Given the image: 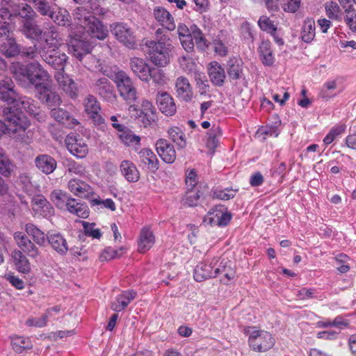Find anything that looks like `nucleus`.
<instances>
[{"instance_id":"obj_36","label":"nucleus","mask_w":356,"mask_h":356,"mask_svg":"<svg viewBox=\"0 0 356 356\" xmlns=\"http://www.w3.org/2000/svg\"><path fill=\"white\" fill-rule=\"evenodd\" d=\"M209 76L211 81L217 86H222L225 79L224 68L216 61L209 63Z\"/></svg>"},{"instance_id":"obj_62","label":"nucleus","mask_w":356,"mask_h":356,"mask_svg":"<svg viewBox=\"0 0 356 356\" xmlns=\"http://www.w3.org/2000/svg\"><path fill=\"white\" fill-rule=\"evenodd\" d=\"M67 170L71 173L74 174L81 177L85 175L86 171L83 165L76 163L73 160H68L65 163Z\"/></svg>"},{"instance_id":"obj_26","label":"nucleus","mask_w":356,"mask_h":356,"mask_svg":"<svg viewBox=\"0 0 356 356\" xmlns=\"http://www.w3.org/2000/svg\"><path fill=\"white\" fill-rule=\"evenodd\" d=\"M156 149L161 159L167 163H172L176 159V152L172 144L165 139H159L156 144Z\"/></svg>"},{"instance_id":"obj_39","label":"nucleus","mask_w":356,"mask_h":356,"mask_svg":"<svg viewBox=\"0 0 356 356\" xmlns=\"http://www.w3.org/2000/svg\"><path fill=\"white\" fill-rule=\"evenodd\" d=\"M40 39L43 40L45 42L46 45L44 47H46L47 49L58 47L60 40L56 28L53 25H51L47 31H42V38Z\"/></svg>"},{"instance_id":"obj_47","label":"nucleus","mask_w":356,"mask_h":356,"mask_svg":"<svg viewBox=\"0 0 356 356\" xmlns=\"http://www.w3.org/2000/svg\"><path fill=\"white\" fill-rule=\"evenodd\" d=\"M337 88V83L335 80H329L323 83L319 93L318 97L323 100H329L337 95L334 90Z\"/></svg>"},{"instance_id":"obj_35","label":"nucleus","mask_w":356,"mask_h":356,"mask_svg":"<svg viewBox=\"0 0 356 356\" xmlns=\"http://www.w3.org/2000/svg\"><path fill=\"white\" fill-rule=\"evenodd\" d=\"M47 238L52 248L58 253L64 255L67 252L69 248L67 241L60 233H48Z\"/></svg>"},{"instance_id":"obj_21","label":"nucleus","mask_w":356,"mask_h":356,"mask_svg":"<svg viewBox=\"0 0 356 356\" xmlns=\"http://www.w3.org/2000/svg\"><path fill=\"white\" fill-rule=\"evenodd\" d=\"M153 15L156 22L163 29L172 31L176 29L175 20L172 15L162 6L153 9Z\"/></svg>"},{"instance_id":"obj_14","label":"nucleus","mask_w":356,"mask_h":356,"mask_svg":"<svg viewBox=\"0 0 356 356\" xmlns=\"http://www.w3.org/2000/svg\"><path fill=\"white\" fill-rule=\"evenodd\" d=\"M10 24L8 31L0 29V51L8 58L14 57L19 53V45L14 37L10 35Z\"/></svg>"},{"instance_id":"obj_44","label":"nucleus","mask_w":356,"mask_h":356,"mask_svg":"<svg viewBox=\"0 0 356 356\" xmlns=\"http://www.w3.org/2000/svg\"><path fill=\"white\" fill-rule=\"evenodd\" d=\"M49 17L59 26H67L70 24V13L65 8H58L56 10L53 8Z\"/></svg>"},{"instance_id":"obj_22","label":"nucleus","mask_w":356,"mask_h":356,"mask_svg":"<svg viewBox=\"0 0 356 356\" xmlns=\"http://www.w3.org/2000/svg\"><path fill=\"white\" fill-rule=\"evenodd\" d=\"M156 104L160 111L166 116H172L177 111V106L172 97L164 91H159L156 95Z\"/></svg>"},{"instance_id":"obj_1","label":"nucleus","mask_w":356,"mask_h":356,"mask_svg":"<svg viewBox=\"0 0 356 356\" xmlns=\"http://www.w3.org/2000/svg\"><path fill=\"white\" fill-rule=\"evenodd\" d=\"M220 275H223L220 280V282L228 285L234 280L235 271L227 261L219 257L199 263L193 271L194 280L200 282Z\"/></svg>"},{"instance_id":"obj_43","label":"nucleus","mask_w":356,"mask_h":356,"mask_svg":"<svg viewBox=\"0 0 356 356\" xmlns=\"http://www.w3.org/2000/svg\"><path fill=\"white\" fill-rule=\"evenodd\" d=\"M259 53L262 63L267 66L272 65L275 58L271 49V43L268 40H263L259 47Z\"/></svg>"},{"instance_id":"obj_46","label":"nucleus","mask_w":356,"mask_h":356,"mask_svg":"<svg viewBox=\"0 0 356 356\" xmlns=\"http://www.w3.org/2000/svg\"><path fill=\"white\" fill-rule=\"evenodd\" d=\"M281 124V120H280L277 115H273L269 120V122L265 127H262L259 129L261 134H264L269 136L277 137L280 134L278 130L279 127Z\"/></svg>"},{"instance_id":"obj_20","label":"nucleus","mask_w":356,"mask_h":356,"mask_svg":"<svg viewBox=\"0 0 356 356\" xmlns=\"http://www.w3.org/2000/svg\"><path fill=\"white\" fill-rule=\"evenodd\" d=\"M94 90L105 101L113 102L116 99L114 86L106 77L98 79L93 86Z\"/></svg>"},{"instance_id":"obj_6","label":"nucleus","mask_w":356,"mask_h":356,"mask_svg":"<svg viewBox=\"0 0 356 356\" xmlns=\"http://www.w3.org/2000/svg\"><path fill=\"white\" fill-rule=\"evenodd\" d=\"M149 40L145 42V52L150 61L159 67L165 66L170 61V44L165 42Z\"/></svg>"},{"instance_id":"obj_25","label":"nucleus","mask_w":356,"mask_h":356,"mask_svg":"<svg viewBox=\"0 0 356 356\" xmlns=\"http://www.w3.org/2000/svg\"><path fill=\"white\" fill-rule=\"evenodd\" d=\"M155 243V236L149 225H145L140 229L138 238V250L140 253L149 250Z\"/></svg>"},{"instance_id":"obj_16","label":"nucleus","mask_w":356,"mask_h":356,"mask_svg":"<svg viewBox=\"0 0 356 356\" xmlns=\"http://www.w3.org/2000/svg\"><path fill=\"white\" fill-rule=\"evenodd\" d=\"M65 145L69 152L74 156L83 159L88 153V147L86 141L75 135H68L65 139Z\"/></svg>"},{"instance_id":"obj_27","label":"nucleus","mask_w":356,"mask_h":356,"mask_svg":"<svg viewBox=\"0 0 356 356\" xmlns=\"http://www.w3.org/2000/svg\"><path fill=\"white\" fill-rule=\"evenodd\" d=\"M15 84L10 77L0 80V99L8 104L17 100V93L15 90Z\"/></svg>"},{"instance_id":"obj_19","label":"nucleus","mask_w":356,"mask_h":356,"mask_svg":"<svg viewBox=\"0 0 356 356\" xmlns=\"http://www.w3.org/2000/svg\"><path fill=\"white\" fill-rule=\"evenodd\" d=\"M54 77L64 92L72 99L78 96V87L74 81L64 72H57Z\"/></svg>"},{"instance_id":"obj_9","label":"nucleus","mask_w":356,"mask_h":356,"mask_svg":"<svg viewBox=\"0 0 356 356\" xmlns=\"http://www.w3.org/2000/svg\"><path fill=\"white\" fill-rule=\"evenodd\" d=\"M11 104H13V107H8L3 110H11L15 113H20L27 121L29 120L23 113L24 112L34 116L39 121L44 120V114L40 112V108L33 104V101L31 98L19 97L17 95V100L12 102ZM28 122L29 123V122Z\"/></svg>"},{"instance_id":"obj_32","label":"nucleus","mask_w":356,"mask_h":356,"mask_svg":"<svg viewBox=\"0 0 356 356\" xmlns=\"http://www.w3.org/2000/svg\"><path fill=\"white\" fill-rule=\"evenodd\" d=\"M50 114L55 120L66 127H74L79 124V122L63 108H53L51 110Z\"/></svg>"},{"instance_id":"obj_53","label":"nucleus","mask_w":356,"mask_h":356,"mask_svg":"<svg viewBox=\"0 0 356 356\" xmlns=\"http://www.w3.org/2000/svg\"><path fill=\"white\" fill-rule=\"evenodd\" d=\"M14 170V164L6 155L4 151L0 149V173L2 176L8 177L11 175Z\"/></svg>"},{"instance_id":"obj_17","label":"nucleus","mask_w":356,"mask_h":356,"mask_svg":"<svg viewBox=\"0 0 356 356\" xmlns=\"http://www.w3.org/2000/svg\"><path fill=\"white\" fill-rule=\"evenodd\" d=\"M177 33L179 39L190 35H193L196 46L200 50H205L207 47V40L204 38L201 30L195 24H193L188 28L184 24H179Z\"/></svg>"},{"instance_id":"obj_63","label":"nucleus","mask_w":356,"mask_h":356,"mask_svg":"<svg viewBox=\"0 0 356 356\" xmlns=\"http://www.w3.org/2000/svg\"><path fill=\"white\" fill-rule=\"evenodd\" d=\"M31 1L35 9L43 16H49L53 9L47 0H31Z\"/></svg>"},{"instance_id":"obj_56","label":"nucleus","mask_w":356,"mask_h":356,"mask_svg":"<svg viewBox=\"0 0 356 356\" xmlns=\"http://www.w3.org/2000/svg\"><path fill=\"white\" fill-rule=\"evenodd\" d=\"M118 137L120 140L126 145H138L140 138L134 135L131 131L128 129L127 127L123 131L118 132Z\"/></svg>"},{"instance_id":"obj_15","label":"nucleus","mask_w":356,"mask_h":356,"mask_svg":"<svg viewBox=\"0 0 356 356\" xmlns=\"http://www.w3.org/2000/svg\"><path fill=\"white\" fill-rule=\"evenodd\" d=\"M83 105L86 113L95 124L101 126L105 124V120L100 114V104L95 96L88 95L84 99Z\"/></svg>"},{"instance_id":"obj_37","label":"nucleus","mask_w":356,"mask_h":356,"mask_svg":"<svg viewBox=\"0 0 356 356\" xmlns=\"http://www.w3.org/2000/svg\"><path fill=\"white\" fill-rule=\"evenodd\" d=\"M64 209L81 218H86L89 216V209L88 206L72 197H70V200H68Z\"/></svg>"},{"instance_id":"obj_24","label":"nucleus","mask_w":356,"mask_h":356,"mask_svg":"<svg viewBox=\"0 0 356 356\" xmlns=\"http://www.w3.org/2000/svg\"><path fill=\"white\" fill-rule=\"evenodd\" d=\"M14 239L19 248V250L23 253L32 258H35L38 255V249L25 234L17 232L14 234Z\"/></svg>"},{"instance_id":"obj_11","label":"nucleus","mask_w":356,"mask_h":356,"mask_svg":"<svg viewBox=\"0 0 356 356\" xmlns=\"http://www.w3.org/2000/svg\"><path fill=\"white\" fill-rule=\"evenodd\" d=\"M111 33L115 38L124 46L133 49L136 44V36L131 28L123 22H118L111 25Z\"/></svg>"},{"instance_id":"obj_59","label":"nucleus","mask_w":356,"mask_h":356,"mask_svg":"<svg viewBox=\"0 0 356 356\" xmlns=\"http://www.w3.org/2000/svg\"><path fill=\"white\" fill-rule=\"evenodd\" d=\"M302 0H278L282 10L289 13H296L300 6Z\"/></svg>"},{"instance_id":"obj_57","label":"nucleus","mask_w":356,"mask_h":356,"mask_svg":"<svg viewBox=\"0 0 356 356\" xmlns=\"http://www.w3.org/2000/svg\"><path fill=\"white\" fill-rule=\"evenodd\" d=\"M345 13V22L350 30L356 32V10L353 6L343 8Z\"/></svg>"},{"instance_id":"obj_49","label":"nucleus","mask_w":356,"mask_h":356,"mask_svg":"<svg viewBox=\"0 0 356 356\" xmlns=\"http://www.w3.org/2000/svg\"><path fill=\"white\" fill-rule=\"evenodd\" d=\"M25 229L26 233L32 236L34 241L40 245H44L47 241V235L38 228L35 225L32 223H28L26 225Z\"/></svg>"},{"instance_id":"obj_51","label":"nucleus","mask_w":356,"mask_h":356,"mask_svg":"<svg viewBox=\"0 0 356 356\" xmlns=\"http://www.w3.org/2000/svg\"><path fill=\"white\" fill-rule=\"evenodd\" d=\"M70 198V196L66 192L60 189L54 190L50 195L51 200L60 209H65Z\"/></svg>"},{"instance_id":"obj_10","label":"nucleus","mask_w":356,"mask_h":356,"mask_svg":"<svg viewBox=\"0 0 356 356\" xmlns=\"http://www.w3.org/2000/svg\"><path fill=\"white\" fill-rule=\"evenodd\" d=\"M35 92L38 98L49 108L58 106L62 102L60 95L52 86L51 79L38 85Z\"/></svg>"},{"instance_id":"obj_61","label":"nucleus","mask_w":356,"mask_h":356,"mask_svg":"<svg viewBox=\"0 0 356 356\" xmlns=\"http://www.w3.org/2000/svg\"><path fill=\"white\" fill-rule=\"evenodd\" d=\"M258 26L263 31L266 33L276 31V28H277V24L266 15H262L259 17Z\"/></svg>"},{"instance_id":"obj_18","label":"nucleus","mask_w":356,"mask_h":356,"mask_svg":"<svg viewBox=\"0 0 356 356\" xmlns=\"http://www.w3.org/2000/svg\"><path fill=\"white\" fill-rule=\"evenodd\" d=\"M31 206L35 216L48 218L54 214V207L42 195L32 198Z\"/></svg>"},{"instance_id":"obj_41","label":"nucleus","mask_w":356,"mask_h":356,"mask_svg":"<svg viewBox=\"0 0 356 356\" xmlns=\"http://www.w3.org/2000/svg\"><path fill=\"white\" fill-rule=\"evenodd\" d=\"M142 163L147 165L149 170L155 171L159 169V161L155 154L149 148L142 149L139 152Z\"/></svg>"},{"instance_id":"obj_38","label":"nucleus","mask_w":356,"mask_h":356,"mask_svg":"<svg viewBox=\"0 0 356 356\" xmlns=\"http://www.w3.org/2000/svg\"><path fill=\"white\" fill-rule=\"evenodd\" d=\"M129 111L130 113L136 112V118L144 116L149 119L154 115L156 108L149 100L143 99L140 109H138V106L134 104L129 107Z\"/></svg>"},{"instance_id":"obj_29","label":"nucleus","mask_w":356,"mask_h":356,"mask_svg":"<svg viewBox=\"0 0 356 356\" xmlns=\"http://www.w3.org/2000/svg\"><path fill=\"white\" fill-rule=\"evenodd\" d=\"M35 165L42 173L50 175L56 169L57 162L55 159L50 155L43 154L35 157Z\"/></svg>"},{"instance_id":"obj_28","label":"nucleus","mask_w":356,"mask_h":356,"mask_svg":"<svg viewBox=\"0 0 356 356\" xmlns=\"http://www.w3.org/2000/svg\"><path fill=\"white\" fill-rule=\"evenodd\" d=\"M67 188L71 193L79 197H88L94 193L92 187L79 179H72L68 181Z\"/></svg>"},{"instance_id":"obj_40","label":"nucleus","mask_w":356,"mask_h":356,"mask_svg":"<svg viewBox=\"0 0 356 356\" xmlns=\"http://www.w3.org/2000/svg\"><path fill=\"white\" fill-rule=\"evenodd\" d=\"M120 171L129 182H136L140 175L136 165L130 161L124 160L120 164Z\"/></svg>"},{"instance_id":"obj_30","label":"nucleus","mask_w":356,"mask_h":356,"mask_svg":"<svg viewBox=\"0 0 356 356\" xmlns=\"http://www.w3.org/2000/svg\"><path fill=\"white\" fill-rule=\"evenodd\" d=\"M130 66L133 72L143 81H149L151 67L145 61L140 58H133L130 60Z\"/></svg>"},{"instance_id":"obj_54","label":"nucleus","mask_w":356,"mask_h":356,"mask_svg":"<svg viewBox=\"0 0 356 356\" xmlns=\"http://www.w3.org/2000/svg\"><path fill=\"white\" fill-rule=\"evenodd\" d=\"M170 138L180 148L185 147L186 140L183 131L177 127H171L168 131Z\"/></svg>"},{"instance_id":"obj_3","label":"nucleus","mask_w":356,"mask_h":356,"mask_svg":"<svg viewBox=\"0 0 356 356\" xmlns=\"http://www.w3.org/2000/svg\"><path fill=\"white\" fill-rule=\"evenodd\" d=\"M74 19L92 37L103 40L108 36V30L102 22L95 16L79 7L75 10Z\"/></svg>"},{"instance_id":"obj_8","label":"nucleus","mask_w":356,"mask_h":356,"mask_svg":"<svg viewBox=\"0 0 356 356\" xmlns=\"http://www.w3.org/2000/svg\"><path fill=\"white\" fill-rule=\"evenodd\" d=\"M4 122L0 120V136L3 134L10 135L17 132L24 133L29 127L26 119L20 113L11 110H3Z\"/></svg>"},{"instance_id":"obj_31","label":"nucleus","mask_w":356,"mask_h":356,"mask_svg":"<svg viewBox=\"0 0 356 356\" xmlns=\"http://www.w3.org/2000/svg\"><path fill=\"white\" fill-rule=\"evenodd\" d=\"M136 292L134 290L124 291L117 296L111 302V308L116 312L124 310L136 298Z\"/></svg>"},{"instance_id":"obj_2","label":"nucleus","mask_w":356,"mask_h":356,"mask_svg":"<svg viewBox=\"0 0 356 356\" xmlns=\"http://www.w3.org/2000/svg\"><path fill=\"white\" fill-rule=\"evenodd\" d=\"M15 79L23 87L33 86L35 90L38 85L51 80L50 75L38 62H32L26 65L16 63L12 67Z\"/></svg>"},{"instance_id":"obj_5","label":"nucleus","mask_w":356,"mask_h":356,"mask_svg":"<svg viewBox=\"0 0 356 356\" xmlns=\"http://www.w3.org/2000/svg\"><path fill=\"white\" fill-rule=\"evenodd\" d=\"M17 15L22 18V31L27 38L33 40L42 38V31L33 20L35 13L30 6L26 3L19 5L17 12L14 13V15Z\"/></svg>"},{"instance_id":"obj_23","label":"nucleus","mask_w":356,"mask_h":356,"mask_svg":"<svg viewBox=\"0 0 356 356\" xmlns=\"http://www.w3.org/2000/svg\"><path fill=\"white\" fill-rule=\"evenodd\" d=\"M92 49V45L90 42L76 38L71 39L68 44L69 51L80 60L90 53Z\"/></svg>"},{"instance_id":"obj_13","label":"nucleus","mask_w":356,"mask_h":356,"mask_svg":"<svg viewBox=\"0 0 356 356\" xmlns=\"http://www.w3.org/2000/svg\"><path fill=\"white\" fill-rule=\"evenodd\" d=\"M232 219V214L222 205L211 208L204 218V222L211 226H226Z\"/></svg>"},{"instance_id":"obj_12","label":"nucleus","mask_w":356,"mask_h":356,"mask_svg":"<svg viewBox=\"0 0 356 356\" xmlns=\"http://www.w3.org/2000/svg\"><path fill=\"white\" fill-rule=\"evenodd\" d=\"M42 60L58 72H64V67L67 60V55L58 50V47L47 49L42 47L39 51Z\"/></svg>"},{"instance_id":"obj_34","label":"nucleus","mask_w":356,"mask_h":356,"mask_svg":"<svg viewBox=\"0 0 356 356\" xmlns=\"http://www.w3.org/2000/svg\"><path fill=\"white\" fill-rule=\"evenodd\" d=\"M11 257L16 270L23 274H29L31 270V263L24 254L19 250L12 252Z\"/></svg>"},{"instance_id":"obj_7","label":"nucleus","mask_w":356,"mask_h":356,"mask_svg":"<svg viewBox=\"0 0 356 356\" xmlns=\"http://www.w3.org/2000/svg\"><path fill=\"white\" fill-rule=\"evenodd\" d=\"M246 333L249 334V346L255 352H266L271 349L275 343V338L268 331L252 327H249Z\"/></svg>"},{"instance_id":"obj_55","label":"nucleus","mask_w":356,"mask_h":356,"mask_svg":"<svg viewBox=\"0 0 356 356\" xmlns=\"http://www.w3.org/2000/svg\"><path fill=\"white\" fill-rule=\"evenodd\" d=\"M346 125L345 124H338L332 127L329 133L323 138L325 145L331 144L338 136L346 131Z\"/></svg>"},{"instance_id":"obj_50","label":"nucleus","mask_w":356,"mask_h":356,"mask_svg":"<svg viewBox=\"0 0 356 356\" xmlns=\"http://www.w3.org/2000/svg\"><path fill=\"white\" fill-rule=\"evenodd\" d=\"M11 345L14 351L17 353H22L25 350L32 348V343L29 338L14 336L11 338Z\"/></svg>"},{"instance_id":"obj_33","label":"nucleus","mask_w":356,"mask_h":356,"mask_svg":"<svg viewBox=\"0 0 356 356\" xmlns=\"http://www.w3.org/2000/svg\"><path fill=\"white\" fill-rule=\"evenodd\" d=\"M175 89L177 96L185 102H189L193 97V90L187 78L179 76L175 81Z\"/></svg>"},{"instance_id":"obj_60","label":"nucleus","mask_w":356,"mask_h":356,"mask_svg":"<svg viewBox=\"0 0 356 356\" xmlns=\"http://www.w3.org/2000/svg\"><path fill=\"white\" fill-rule=\"evenodd\" d=\"M181 69L187 73H196L197 65L192 58L188 56H182L179 58Z\"/></svg>"},{"instance_id":"obj_64","label":"nucleus","mask_w":356,"mask_h":356,"mask_svg":"<svg viewBox=\"0 0 356 356\" xmlns=\"http://www.w3.org/2000/svg\"><path fill=\"white\" fill-rule=\"evenodd\" d=\"M200 195L197 191L188 188L183 199V203L188 207H195L197 204Z\"/></svg>"},{"instance_id":"obj_48","label":"nucleus","mask_w":356,"mask_h":356,"mask_svg":"<svg viewBox=\"0 0 356 356\" xmlns=\"http://www.w3.org/2000/svg\"><path fill=\"white\" fill-rule=\"evenodd\" d=\"M221 136L222 130L220 127L219 126L213 125L207 133L206 146L210 150H214L217 147Z\"/></svg>"},{"instance_id":"obj_45","label":"nucleus","mask_w":356,"mask_h":356,"mask_svg":"<svg viewBox=\"0 0 356 356\" xmlns=\"http://www.w3.org/2000/svg\"><path fill=\"white\" fill-rule=\"evenodd\" d=\"M316 35L315 22L313 18H307L303 23L301 38L307 43L312 42Z\"/></svg>"},{"instance_id":"obj_58","label":"nucleus","mask_w":356,"mask_h":356,"mask_svg":"<svg viewBox=\"0 0 356 356\" xmlns=\"http://www.w3.org/2000/svg\"><path fill=\"white\" fill-rule=\"evenodd\" d=\"M327 16L331 19L341 20V10L339 6L333 1L327 2L325 6Z\"/></svg>"},{"instance_id":"obj_42","label":"nucleus","mask_w":356,"mask_h":356,"mask_svg":"<svg viewBox=\"0 0 356 356\" xmlns=\"http://www.w3.org/2000/svg\"><path fill=\"white\" fill-rule=\"evenodd\" d=\"M11 0H3L0 5V29L8 31L10 23L6 19H10L14 13H12L10 8H11ZM16 10H13L15 13Z\"/></svg>"},{"instance_id":"obj_4","label":"nucleus","mask_w":356,"mask_h":356,"mask_svg":"<svg viewBox=\"0 0 356 356\" xmlns=\"http://www.w3.org/2000/svg\"><path fill=\"white\" fill-rule=\"evenodd\" d=\"M106 75L116 84L120 95L127 102H134L137 99V92L130 76L123 70L115 69Z\"/></svg>"},{"instance_id":"obj_52","label":"nucleus","mask_w":356,"mask_h":356,"mask_svg":"<svg viewBox=\"0 0 356 356\" xmlns=\"http://www.w3.org/2000/svg\"><path fill=\"white\" fill-rule=\"evenodd\" d=\"M227 74L230 79H238L242 74L241 60L236 58L229 59L227 64Z\"/></svg>"}]
</instances>
